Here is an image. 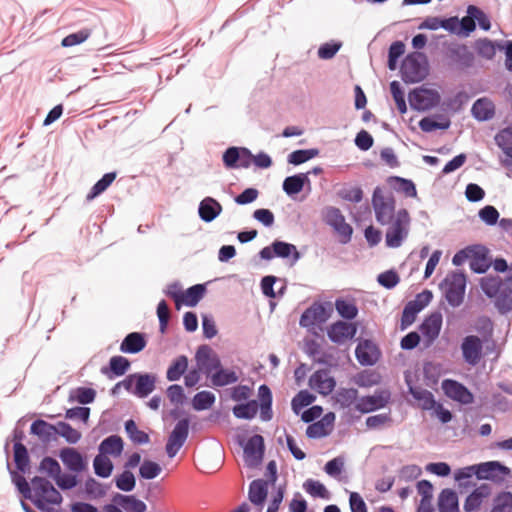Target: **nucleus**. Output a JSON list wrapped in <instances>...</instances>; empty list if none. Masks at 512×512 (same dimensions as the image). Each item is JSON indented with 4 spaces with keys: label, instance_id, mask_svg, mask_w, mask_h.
<instances>
[{
    "label": "nucleus",
    "instance_id": "f257e3e1",
    "mask_svg": "<svg viewBox=\"0 0 512 512\" xmlns=\"http://www.w3.org/2000/svg\"><path fill=\"white\" fill-rule=\"evenodd\" d=\"M32 490L27 496L43 512H58L62 496L50 481L42 477L31 480Z\"/></svg>",
    "mask_w": 512,
    "mask_h": 512
},
{
    "label": "nucleus",
    "instance_id": "f03ea898",
    "mask_svg": "<svg viewBox=\"0 0 512 512\" xmlns=\"http://www.w3.org/2000/svg\"><path fill=\"white\" fill-rule=\"evenodd\" d=\"M410 215L404 208L397 210L396 216L389 222L385 233L386 245L390 248H398L408 237L410 230Z\"/></svg>",
    "mask_w": 512,
    "mask_h": 512
},
{
    "label": "nucleus",
    "instance_id": "7ed1b4c3",
    "mask_svg": "<svg viewBox=\"0 0 512 512\" xmlns=\"http://www.w3.org/2000/svg\"><path fill=\"white\" fill-rule=\"evenodd\" d=\"M372 206L375 218L381 225L388 224L396 216L395 199L392 192L380 187L374 189L372 195Z\"/></svg>",
    "mask_w": 512,
    "mask_h": 512
},
{
    "label": "nucleus",
    "instance_id": "20e7f679",
    "mask_svg": "<svg viewBox=\"0 0 512 512\" xmlns=\"http://www.w3.org/2000/svg\"><path fill=\"white\" fill-rule=\"evenodd\" d=\"M156 376L149 373H134L128 375L123 381L117 383L113 389L115 392L118 388L123 387L129 393L145 398L155 389Z\"/></svg>",
    "mask_w": 512,
    "mask_h": 512
},
{
    "label": "nucleus",
    "instance_id": "39448f33",
    "mask_svg": "<svg viewBox=\"0 0 512 512\" xmlns=\"http://www.w3.org/2000/svg\"><path fill=\"white\" fill-rule=\"evenodd\" d=\"M428 74L426 56L420 52L407 55L401 66L402 79L406 83H417L425 79Z\"/></svg>",
    "mask_w": 512,
    "mask_h": 512
},
{
    "label": "nucleus",
    "instance_id": "423d86ee",
    "mask_svg": "<svg viewBox=\"0 0 512 512\" xmlns=\"http://www.w3.org/2000/svg\"><path fill=\"white\" fill-rule=\"evenodd\" d=\"M443 289L447 302L452 307L461 305L466 289V277L463 273L447 275L443 282Z\"/></svg>",
    "mask_w": 512,
    "mask_h": 512
},
{
    "label": "nucleus",
    "instance_id": "0eeeda50",
    "mask_svg": "<svg viewBox=\"0 0 512 512\" xmlns=\"http://www.w3.org/2000/svg\"><path fill=\"white\" fill-rule=\"evenodd\" d=\"M408 99L412 109L426 111L439 104L440 94L434 89L420 87L410 92Z\"/></svg>",
    "mask_w": 512,
    "mask_h": 512
},
{
    "label": "nucleus",
    "instance_id": "6e6552de",
    "mask_svg": "<svg viewBox=\"0 0 512 512\" xmlns=\"http://www.w3.org/2000/svg\"><path fill=\"white\" fill-rule=\"evenodd\" d=\"M324 218L328 225L341 237L342 243H348L351 240L352 227L345 221L341 211L336 207H327L324 211Z\"/></svg>",
    "mask_w": 512,
    "mask_h": 512
},
{
    "label": "nucleus",
    "instance_id": "1a4fd4ad",
    "mask_svg": "<svg viewBox=\"0 0 512 512\" xmlns=\"http://www.w3.org/2000/svg\"><path fill=\"white\" fill-rule=\"evenodd\" d=\"M462 357L465 363L476 366L483 356V342L476 335H468L463 338L460 345Z\"/></svg>",
    "mask_w": 512,
    "mask_h": 512
},
{
    "label": "nucleus",
    "instance_id": "9d476101",
    "mask_svg": "<svg viewBox=\"0 0 512 512\" xmlns=\"http://www.w3.org/2000/svg\"><path fill=\"white\" fill-rule=\"evenodd\" d=\"M189 434V420L187 418L179 420L168 437L166 444V453L173 458L184 445Z\"/></svg>",
    "mask_w": 512,
    "mask_h": 512
},
{
    "label": "nucleus",
    "instance_id": "9b49d317",
    "mask_svg": "<svg viewBox=\"0 0 512 512\" xmlns=\"http://www.w3.org/2000/svg\"><path fill=\"white\" fill-rule=\"evenodd\" d=\"M195 359L198 369L211 376L221 366L219 356L207 345L198 348Z\"/></svg>",
    "mask_w": 512,
    "mask_h": 512
},
{
    "label": "nucleus",
    "instance_id": "f8f14e48",
    "mask_svg": "<svg viewBox=\"0 0 512 512\" xmlns=\"http://www.w3.org/2000/svg\"><path fill=\"white\" fill-rule=\"evenodd\" d=\"M264 453V439L261 435H254L248 439L244 446V461L249 467L260 464Z\"/></svg>",
    "mask_w": 512,
    "mask_h": 512
},
{
    "label": "nucleus",
    "instance_id": "ddd939ff",
    "mask_svg": "<svg viewBox=\"0 0 512 512\" xmlns=\"http://www.w3.org/2000/svg\"><path fill=\"white\" fill-rule=\"evenodd\" d=\"M445 395L454 401L467 405L474 401L473 394L461 383L445 379L441 385Z\"/></svg>",
    "mask_w": 512,
    "mask_h": 512
},
{
    "label": "nucleus",
    "instance_id": "4468645a",
    "mask_svg": "<svg viewBox=\"0 0 512 512\" xmlns=\"http://www.w3.org/2000/svg\"><path fill=\"white\" fill-rule=\"evenodd\" d=\"M389 399L390 393L388 391L376 392L373 395L358 399L355 408L361 413H369L385 407Z\"/></svg>",
    "mask_w": 512,
    "mask_h": 512
},
{
    "label": "nucleus",
    "instance_id": "2eb2a0df",
    "mask_svg": "<svg viewBox=\"0 0 512 512\" xmlns=\"http://www.w3.org/2000/svg\"><path fill=\"white\" fill-rule=\"evenodd\" d=\"M356 331V326L353 323L337 321L328 328L327 335L332 342L343 344L352 339Z\"/></svg>",
    "mask_w": 512,
    "mask_h": 512
},
{
    "label": "nucleus",
    "instance_id": "dca6fc26",
    "mask_svg": "<svg viewBox=\"0 0 512 512\" xmlns=\"http://www.w3.org/2000/svg\"><path fill=\"white\" fill-rule=\"evenodd\" d=\"M443 317L440 312L429 315L421 324L420 331L426 339V345L432 344L439 336L442 327Z\"/></svg>",
    "mask_w": 512,
    "mask_h": 512
},
{
    "label": "nucleus",
    "instance_id": "f3484780",
    "mask_svg": "<svg viewBox=\"0 0 512 512\" xmlns=\"http://www.w3.org/2000/svg\"><path fill=\"white\" fill-rule=\"evenodd\" d=\"M335 385V379L327 370H318L309 379V386L322 395L330 394L334 390Z\"/></svg>",
    "mask_w": 512,
    "mask_h": 512
},
{
    "label": "nucleus",
    "instance_id": "a211bd4d",
    "mask_svg": "<svg viewBox=\"0 0 512 512\" xmlns=\"http://www.w3.org/2000/svg\"><path fill=\"white\" fill-rule=\"evenodd\" d=\"M405 382L408 386L409 393L418 402V406L423 410H432L435 407V399L433 394L421 387L413 386L410 375H405Z\"/></svg>",
    "mask_w": 512,
    "mask_h": 512
},
{
    "label": "nucleus",
    "instance_id": "6ab92c4d",
    "mask_svg": "<svg viewBox=\"0 0 512 512\" xmlns=\"http://www.w3.org/2000/svg\"><path fill=\"white\" fill-rule=\"evenodd\" d=\"M355 355L361 365H374L379 357V351L376 345L370 340H363L358 343Z\"/></svg>",
    "mask_w": 512,
    "mask_h": 512
},
{
    "label": "nucleus",
    "instance_id": "aec40b11",
    "mask_svg": "<svg viewBox=\"0 0 512 512\" xmlns=\"http://www.w3.org/2000/svg\"><path fill=\"white\" fill-rule=\"evenodd\" d=\"M495 141L505 155L502 159V164L512 169V127L501 130L495 136Z\"/></svg>",
    "mask_w": 512,
    "mask_h": 512
},
{
    "label": "nucleus",
    "instance_id": "412c9836",
    "mask_svg": "<svg viewBox=\"0 0 512 512\" xmlns=\"http://www.w3.org/2000/svg\"><path fill=\"white\" fill-rule=\"evenodd\" d=\"M327 320L326 309L321 304L312 305L306 309L300 317L299 324L302 327L310 328L317 323H323Z\"/></svg>",
    "mask_w": 512,
    "mask_h": 512
},
{
    "label": "nucleus",
    "instance_id": "4be33fe9",
    "mask_svg": "<svg viewBox=\"0 0 512 512\" xmlns=\"http://www.w3.org/2000/svg\"><path fill=\"white\" fill-rule=\"evenodd\" d=\"M494 299L495 305L501 313L512 310V269H510V276L505 280L503 287L499 290V294Z\"/></svg>",
    "mask_w": 512,
    "mask_h": 512
},
{
    "label": "nucleus",
    "instance_id": "5701e85b",
    "mask_svg": "<svg viewBox=\"0 0 512 512\" xmlns=\"http://www.w3.org/2000/svg\"><path fill=\"white\" fill-rule=\"evenodd\" d=\"M63 464L73 472H81L86 468L83 456L74 448H64L60 452Z\"/></svg>",
    "mask_w": 512,
    "mask_h": 512
},
{
    "label": "nucleus",
    "instance_id": "b1692460",
    "mask_svg": "<svg viewBox=\"0 0 512 512\" xmlns=\"http://www.w3.org/2000/svg\"><path fill=\"white\" fill-rule=\"evenodd\" d=\"M222 212L221 204L212 197H205L199 204V217L205 222H211Z\"/></svg>",
    "mask_w": 512,
    "mask_h": 512
},
{
    "label": "nucleus",
    "instance_id": "393cba45",
    "mask_svg": "<svg viewBox=\"0 0 512 512\" xmlns=\"http://www.w3.org/2000/svg\"><path fill=\"white\" fill-rule=\"evenodd\" d=\"M306 184H310L308 173H299L284 179L282 188L288 196L300 193Z\"/></svg>",
    "mask_w": 512,
    "mask_h": 512
},
{
    "label": "nucleus",
    "instance_id": "a878e982",
    "mask_svg": "<svg viewBox=\"0 0 512 512\" xmlns=\"http://www.w3.org/2000/svg\"><path fill=\"white\" fill-rule=\"evenodd\" d=\"M124 448L123 440L118 435H111L105 438L99 445L100 454L105 456L119 457Z\"/></svg>",
    "mask_w": 512,
    "mask_h": 512
},
{
    "label": "nucleus",
    "instance_id": "bb28decb",
    "mask_svg": "<svg viewBox=\"0 0 512 512\" xmlns=\"http://www.w3.org/2000/svg\"><path fill=\"white\" fill-rule=\"evenodd\" d=\"M439 512H459L458 496L452 489L446 488L438 496Z\"/></svg>",
    "mask_w": 512,
    "mask_h": 512
},
{
    "label": "nucleus",
    "instance_id": "cd10ccee",
    "mask_svg": "<svg viewBox=\"0 0 512 512\" xmlns=\"http://www.w3.org/2000/svg\"><path fill=\"white\" fill-rule=\"evenodd\" d=\"M146 346V340L143 334L132 332L128 334L120 345V351L128 354H136L142 351Z\"/></svg>",
    "mask_w": 512,
    "mask_h": 512
},
{
    "label": "nucleus",
    "instance_id": "c85d7f7f",
    "mask_svg": "<svg viewBox=\"0 0 512 512\" xmlns=\"http://www.w3.org/2000/svg\"><path fill=\"white\" fill-rule=\"evenodd\" d=\"M113 502L120 505L127 512H145L146 504L133 495L116 494Z\"/></svg>",
    "mask_w": 512,
    "mask_h": 512
},
{
    "label": "nucleus",
    "instance_id": "c756f323",
    "mask_svg": "<svg viewBox=\"0 0 512 512\" xmlns=\"http://www.w3.org/2000/svg\"><path fill=\"white\" fill-rule=\"evenodd\" d=\"M471 113L479 121H486L494 116V104L488 98H480L472 106Z\"/></svg>",
    "mask_w": 512,
    "mask_h": 512
},
{
    "label": "nucleus",
    "instance_id": "7c9ffc66",
    "mask_svg": "<svg viewBox=\"0 0 512 512\" xmlns=\"http://www.w3.org/2000/svg\"><path fill=\"white\" fill-rule=\"evenodd\" d=\"M268 493V481L257 479L250 483L249 500L256 506H262Z\"/></svg>",
    "mask_w": 512,
    "mask_h": 512
},
{
    "label": "nucleus",
    "instance_id": "2f4dec72",
    "mask_svg": "<svg viewBox=\"0 0 512 512\" xmlns=\"http://www.w3.org/2000/svg\"><path fill=\"white\" fill-rule=\"evenodd\" d=\"M490 494V490L488 486L482 485L478 488H476L472 493H470L463 505V508L466 512H472L477 510L482 502L483 499L488 497Z\"/></svg>",
    "mask_w": 512,
    "mask_h": 512
},
{
    "label": "nucleus",
    "instance_id": "473e14b6",
    "mask_svg": "<svg viewBox=\"0 0 512 512\" xmlns=\"http://www.w3.org/2000/svg\"><path fill=\"white\" fill-rule=\"evenodd\" d=\"M260 398V418L263 421H269L272 418V394L268 386L261 385L259 387Z\"/></svg>",
    "mask_w": 512,
    "mask_h": 512
},
{
    "label": "nucleus",
    "instance_id": "72a5a7b5",
    "mask_svg": "<svg viewBox=\"0 0 512 512\" xmlns=\"http://www.w3.org/2000/svg\"><path fill=\"white\" fill-rule=\"evenodd\" d=\"M56 428L57 425H52L44 420H36L31 425V433L43 441H49L56 435Z\"/></svg>",
    "mask_w": 512,
    "mask_h": 512
},
{
    "label": "nucleus",
    "instance_id": "f704fd0d",
    "mask_svg": "<svg viewBox=\"0 0 512 512\" xmlns=\"http://www.w3.org/2000/svg\"><path fill=\"white\" fill-rule=\"evenodd\" d=\"M239 377L235 371L229 369H222L220 366L212 375L211 381L214 386L223 387L229 384L236 383Z\"/></svg>",
    "mask_w": 512,
    "mask_h": 512
},
{
    "label": "nucleus",
    "instance_id": "c9c22d12",
    "mask_svg": "<svg viewBox=\"0 0 512 512\" xmlns=\"http://www.w3.org/2000/svg\"><path fill=\"white\" fill-rule=\"evenodd\" d=\"M272 248L276 257L288 258L289 256H292L293 263L297 262L300 259V254L297 251L296 246H294L293 244L283 241H274L272 243Z\"/></svg>",
    "mask_w": 512,
    "mask_h": 512
},
{
    "label": "nucleus",
    "instance_id": "e433bc0d",
    "mask_svg": "<svg viewBox=\"0 0 512 512\" xmlns=\"http://www.w3.org/2000/svg\"><path fill=\"white\" fill-rule=\"evenodd\" d=\"M93 468L97 476L108 478L112 474L114 466L108 456L99 453L93 460Z\"/></svg>",
    "mask_w": 512,
    "mask_h": 512
},
{
    "label": "nucleus",
    "instance_id": "4c0bfd02",
    "mask_svg": "<svg viewBox=\"0 0 512 512\" xmlns=\"http://www.w3.org/2000/svg\"><path fill=\"white\" fill-rule=\"evenodd\" d=\"M188 367V359L181 355L177 357L167 370L166 377L169 381H177L185 373Z\"/></svg>",
    "mask_w": 512,
    "mask_h": 512
},
{
    "label": "nucleus",
    "instance_id": "58836bf2",
    "mask_svg": "<svg viewBox=\"0 0 512 512\" xmlns=\"http://www.w3.org/2000/svg\"><path fill=\"white\" fill-rule=\"evenodd\" d=\"M503 281L500 277H484L481 279L480 286L485 295L494 298L499 294V290L503 287Z\"/></svg>",
    "mask_w": 512,
    "mask_h": 512
},
{
    "label": "nucleus",
    "instance_id": "ea45409f",
    "mask_svg": "<svg viewBox=\"0 0 512 512\" xmlns=\"http://www.w3.org/2000/svg\"><path fill=\"white\" fill-rule=\"evenodd\" d=\"M259 409L257 401L252 400L233 407V414L236 418L250 420L254 418Z\"/></svg>",
    "mask_w": 512,
    "mask_h": 512
},
{
    "label": "nucleus",
    "instance_id": "a19ab883",
    "mask_svg": "<svg viewBox=\"0 0 512 512\" xmlns=\"http://www.w3.org/2000/svg\"><path fill=\"white\" fill-rule=\"evenodd\" d=\"M115 178V172L106 173L99 181L94 184L90 192L87 194L86 199L90 201L99 196L112 184Z\"/></svg>",
    "mask_w": 512,
    "mask_h": 512
},
{
    "label": "nucleus",
    "instance_id": "79ce46f5",
    "mask_svg": "<svg viewBox=\"0 0 512 512\" xmlns=\"http://www.w3.org/2000/svg\"><path fill=\"white\" fill-rule=\"evenodd\" d=\"M205 293V286L202 284H196L186 290L183 293L182 301L186 306L194 307L203 298Z\"/></svg>",
    "mask_w": 512,
    "mask_h": 512
},
{
    "label": "nucleus",
    "instance_id": "37998d69",
    "mask_svg": "<svg viewBox=\"0 0 512 512\" xmlns=\"http://www.w3.org/2000/svg\"><path fill=\"white\" fill-rule=\"evenodd\" d=\"M335 308L341 317L348 320L354 319L358 314V308L353 300L336 299Z\"/></svg>",
    "mask_w": 512,
    "mask_h": 512
},
{
    "label": "nucleus",
    "instance_id": "c03bdc74",
    "mask_svg": "<svg viewBox=\"0 0 512 512\" xmlns=\"http://www.w3.org/2000/svg\"><path fill=\"white\" fill-rule=\"evenodd\" d=\"M215 395L210 391H201L192 399V406L197 411L209 409L215 402Z\"/></svg>",
    "mask_w": 512,
    "mask_h": 512
},
{
    "label": "nucleus",
    "instance_id": "a18cd8bd",
    "mask_svg": "<svg viewBox=\"0 0 512 512\" xmlns=\"http://www.w3.org/2000/svg\"><path fill=\"white\" fill-rule=\"evenodd\" d=\"M95 396V390L91 388L79 387L70 392L69 401L78 402L80 404H89L94 401Z\"/></svg>",
    "mask_w": 512,
    "mask_h": 512
},
{
    "label": "nucleus",
    "instance_id": "49530a36",
    "mask_svg": "<svg viewBox=\"0 0 512 512\" xmlns=\"http://www.w3.org/2000/svg\"><path fill=\"white\" fill-rule=\"evenodd\" d=\"M490 512H512V493L504 491L498 494Z\"/></svg>",
    "mask_w": 512,
    "mask_h": 512
},
{
    "label": "nucleus",
    "instance_id": "de8ad7c7",
    "mask_svg": "<svg viewBox=\"0 0 512 512\" xmlns=\"http://www.w3.org/2000/svg\"><path fill=\"white\" fill-rule=\"evenodd\" d=\"M304 490L312 497L329 499L330 494L326 487L319 481L307 479L303 484Z\"/></svg>",
    "mask_w": 512,
    "mask_h": 512
},
{
    "label": "nucleus",
    "instance_id": "09e8293b",
    "mask_svg": "<svg viewBox=\"0 0 512 512\" xmlns=\"http://www.w3.org/2000/svg\"><path fill=\"white\" fill-rule=\"evenodd\" d=\"M125 430L129 438L137 444H146L149 442V435L139 430L136 423L133 420H128L125 423Z\"/></svg>",
    "mask_w": 512,
    "mask_h": 512
},
{
    "label": "nucleus",
    "instance_id": "8fccbe9b",
    "mask_svg": "<svg viewBox=\"0 0 512 512\" xmlns=\"http://www.w3.org/2000/svg\"><path fill=\"white\" fill-rule=\"evenodd\" d=\"M56 429V434L63 437L70 444H75L81 439V433L66 422L57 423Z\"/></svg>",
    "mask_w": 512,
    "mask_h": 512
},
{
    "label": "nucleus",
    "instance_id": "3c124183",
    "mask_svg": "<svg viewBox=\"0 0 512 512\" xmlns=\"http://www.w3.org/2000/svg\"><path fill=\"white\" fill-rule=\"evenodd\" d=\"M14 462L19 471L25 473L29 467V456L22 443L14 444Z\"/></svg>",
    "mask_w": 512,
    "mask_h": 512
},
{
    "label": "nucleus",
    "instance_id": "603ef678",
    "mask_svg": "<svg viewBox=\"0 0 512 512\" xmlns=\"http://www.w3.org/2000/svg\"><path fill=\"white\" fill-rule=\"evenodd\" d=\"M318 149L296 150L288 155V163L292 165H300L318 156Z\"/></svg>",
    "mask_w": 512,
    "mask_h": 512
},
{
    "label": "nucleus",
    "instance_id": "864d4df0",
    "mask_svg": "<svg viewBox=\"0 0 512 512\" xmlns=\"http://www.w3.org/2000/svg\"><path fill=\"white\" fill-rule=\"evenodd\" d=\"M486 249L481 246V251L470 257V269L478 274L485 273L489 268V263L486 259Z\"/></svg>",
    "mask_w": 512,
    "mask_h": 512
},
{
    "label": "nucleus",
    "instance_id": "5fc2aeb1",
    "mask_svg": "<svg viewBox=\"0 0 512 512\" xmlns=\"http://www.w3.org/2000/svg\"><path fill=\"white\" fill-rule=\"evenodd\" d=\"M419 127L424 132H432L437 129L445 130L450 127V121L444 117L440 121H436L431 117H425L420 120Z\"/></svg>",
    "mask_w": 512,
    "mask_h": 512
},
{
    "label": "nucleus",
    "instance_id": "6e6d98bb",
    "mask_svg": "<svg viewBox=\"0 0 512 512\" xmlns=\"http://www.w3.org/2000/svg\"><path fill=\"white\" fill-rule=\"evenodd\" d=\"M115 485L121 491H132L136 485V480L133 473L129 470L123 471L120 475L115 477Z\"/></svg>",
    "mask_w": 512,
    "mask_h": 512
},
{
    "label": "nucleus",
    "instance_id": "4d7b16f0",
    "mask_svg": "<svg viewBox=\"0 0 512 512\" xmlns=\"http://www.w3.org/2000/svg\"><path fill=\"white\" fill-rule=\"evenodd\" d=\"M315 401V396L307 390L300 391L291 402L292 409L295 413H299L300 410Z\"/></svg>",
    "mask_w": 512,
    "mask_h": 512
},
{
    "label": "nucleus",
    "instance_id": "13d9d810",
    "mask_svg": "<svg viewBox=\"0 0 512 512\" xmlns=\"http://www.w3.org/2000/svg\"><path fill=\"white\" fill-rule=\"evenodd\" d=\"M475 48L480 56L488 60H491L496 54L494 42L487 38L476 41Z\"/></svg>",
    "mask_w": 512,
    "mask_h": 512
},
{
    "label": "nucleus",
    "instance_id": "bf43d9fd",
    "mask_svg": "<svg viewBox=\"0 0 512 512\" xmlns=\"http://www.w3.org/2000/svg\"><path fill=\"white\" fill-rule=\"evenodd\" d=\"M474 466L478 479H489L494 477L495 472L501 467L498 462H485Z\"/></svg>",
    "mask_w": 512,
    "mask_h": 512
},
{
    "label": "nucleus",
    "instance_id": "052dcab7",
    "mask_svg": "<svg viewBox=\"0 0 512 512\" xmlns=\"http://www.w3.org/2000/svg\"><path fill=\"white\" fill-rule=\"evenodd\" d=\"M358 391L355 388L340 389L336 395L337 402L343 407L351 406L358 399Z\"/></svg>",
    "mask_w": 512,
    "mask_h": 512
},
{
    "label": "nucleus",
    "instance_id": "680f3d73",
    "mask_svg": "<svg viewBox=\"0 0 512 512\" xmlns=\"http://www.w3.org/2000/svg\"><path fill=\"white\" fill-rule=\"evenodd\" d=\"M161 467L158 463L145 460L140 466L139 474L144 479H154L161 473Z\"/></svg>",
    "mask_w": 512,
    "mask_h": 512
},
{
    "label": "nucleus",
    "instance_id": "e2e57ef3",
    "mask_svg": "<svg viewBox=\"0 0 512 512\" xmlns=\"http://www.w3.org/2000/svg\"><path fill=\"white\" fill-rule=\"evenodd\" d=\"M481 251V245L468 246L458 251L452 258V263L455 266L464 264L470 257Z\"/></svg>",
    "mask_w": 512,
    "mask_h": 512
},
{
    "label": "nucleus",
    "instance_id": "0e129e2a",
    "mask_svg": "<svg viewBox=\"0 0 512 512\" xmlns=\"http://www.w3.org/2000/svg\"><path fill=\"white\" fill-rule=\"evenodd\" d=\"M85 492L90 498H101L106 494V488L94 478L85 481Z\"/></svg>",
    "mask_w": 512,
    "mask_h": 512
},
{
    "label": "nucleus",
    "instance_id": "69168bd1",
    "mask_svg": "<svg viewBox=\"0 0 512 512\" xmlns=\"http://www.w3.org/2000/svg\"><path fill=\"white\" fill-rule=\"evenodd\" d=\"M467 14H471L473 17H475V21L478 22V25L481 29L488 31L491 28L489 17L477 6L469 5L467 7Z\"/></svg>",
    "mask_w": 512,
    "mask_h": 512
},
{
    "label": "nucleus",
    "instance_id": "338daca9",
    "mask_svg": "<svg viewBox=\"0 0 512 512\" xmlns=\"http://www.w3.org/2000/svg\"><path fill=\"white\" fill-rule=\"evenodd\" d=\"M479 218L488 226H493L498 222L499 212L494 206L487 205L479 210Z\"/></svg>",
    "mask_w": 512,
    "mask_h": 512
},
{
    "label": "nucleus",
    "instance_id": "774afa93",
    "mask_svg": "<svg viewBox=\"0 0 512 512\" xmlns=\"http://www.w3.org/2000/svg\"><path fill=\"white\" fill-rule=\"evenodd\" d=\"M39 469L53 479L61 472L59 463L51 457H45L41 461Z\"/></svg>",
    "mask_w": 512,
    "mask_h": 512
}]
</instances>
